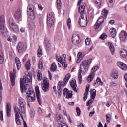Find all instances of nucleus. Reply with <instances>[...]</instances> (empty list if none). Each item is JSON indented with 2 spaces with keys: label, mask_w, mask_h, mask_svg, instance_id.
<instances>
[{
  "label": "nucleus",
  "mask_w": 127,
  "mask_h": 127,
  "mask_svg": "<svg viewBox=\"0 0 127 127\" xmlns=\"http://www.w3.org/2000/svg\"><path fill=\"white\" fill-rule=\"evenodd\" d=\"M100 39H106L107 38V34L105 33H103L100 36Z\"/></svg>",
  "instance_id": "obj_54"
},
{
  "label": "nucleus",
  "mask_w": 127,
  "mask_h": 127,
  "mask_svg": "<svg viewBox=\"0 0 127 127\" xmlns=\"http://www.w3.org/2000/svg\"><path fill=\"white\" fill-rule=\"evenodd\" d=\"M70 78H71V74L68 73L65 75L64 79L63 80V82L60 81L58 85V90H59V95H61L62 94V88L63 87L67 85L68 81H69Z\"/></svg>",
  "instance_id": "obj_3"
},
{
  "label": "nucleus",
  "mask_w": 127,
  "mask_h": 127,
  "mask_svg": "<svg viewBox=\"0 0 127 127\" xmlns=\"http://www.w3.org/2000/svg\"><path fill=\"white\" fill-rule=\"evenodd\" d=\"M72 43L74 44V45H78V44H80L81 42V40L80 39V36L78 34L73 35L72 38Z\"/></svg>",
  "instance_id": "obj_12"
},
{
  "label": "nucleus",
  "mask_w": 127,
  "mask_h": 127,
  "mask_svg": "<svg viewBox=\"0 0 127 127\" xmlns=\"http://www.w3.org/2000/svg\"><path fill=\"white\" fill-rule=\"evenodd\" d=\"M94 114H95V111L90 112L89 114V117H93Z\"/></svg>",
  "instance_id": "obj_64"
},
{
  "label": "nucleus",
  "mask_w": 127,
  "mask_h": 127,
  "mask_svg": "<svg viewBox=\"0 0 127 127\" xmlns=\"http://www.w3.org/2000/svg\"><path fill=\"white\" fill-rule=\"evenodd\" d=\"M108 13H109V12L107 9H104L101 12V14L104 16H107V15H108Z\"/></svg>",
  "instance_id": "obj_49"
},
{
  "label": "nucleus",
  "mask_w": 127,
  "mask_h": 127,
  "mask_svg": "<svg viewBox=\"0 0 127 127\" xmlns=\"http://www.w3.org/2000/svg\"><path fill=\"white\" fill-rule=\"evenodd\" d=\"M78 81L79 84H82V81H83V79L82 78V69L80 68L78 72Z\"/></svg>",
  "instance_id": "obj_35"
},
{
  "label": "nucleus",
  "mask_w": 127,
  "mask_h": 127,
  "mask_svg": "<svg viewBox=\"0 0 127 127\" xmlns=\"http://www.w3.org/2000/svg\"><path fill=\"white\" fill-rule=\"evenodd\" d=\"M119 38L121 41H125L127 38V33L124 31H122L119 34Z\"/></svg>",
  "instance_id": "obj_19"
},
{
  "label": "nucleus",
  "mask_w": 127,
  "mask_h": 127,
  "mask_svg": "<svg viewBox=\"0 0 127 127\" xmlns=\"http://www.w3.org/2000/svg\"><path fill=\"white\" fill-rule=\"evenodd\" d=\"M0 119L1 121H3V111L2 110L0 112Z\"/></svg>",
  "instance_id": "obj_61"
},
{
  "label": "nucleus",
  "mask_w": 127,
  "mask_h": 127,
  "mask_svg": "<svg viewBox=\"0 0 127 127\" xmlns=\"http://www.w3.org/2000/svg\"><path fill=\"white\" fill-rule=\"evenodd\" d=\"M26 98L29 102H34L35 101V92L32 88L29 89L26 95Z\"/></svg>",
  "instance_id": "obj_4"
},
{
  "label": "nucleus",
  "mask_w": 127,
  "mask_h": 127,
  "mask_svg": "<svg viewBox=\"0 0 127 127\" xmlns=\"http://www.w3.org/2000/svg\"><path fill=\"white\" fill-rule=\"evenodd\" d=\"M0 30L2 35H3V36H6L7 35V29L4 26V24L0 25Z\"/></svg>",
  "instance_id": "obj_16"
},
{
  "label": "nucleus",
  "mask_w": 127,
  "mask_h": 127,
  "mask_svg": "<svg viewBox=\"0 0 127 127\" xmlns=\"http://www.w3.org/2000/svg\"><path fill=\"white\" fill-rule=\"evenodd\" d=\"M96 94H97V91H96V89H92L90 90L91 98L92 100H95V98H96Z\"/></svg>",
  "instance_id": "obj_29"
},
{
  "label": "nucleus",
  "mask_w": 127,
  "mask_h": 127,
  "mask_svg": "<svg viewBox=\"0 0 127 127\" xmlns=\"http://www.w3.org/2000/svg\"><path fill=\"white\" fill-rule=\"evenodd\" d=\"M71 87L76 93H78V87H77V83L76 82V80H72L70 82Z\"/></svg>",
  "instance_id": "obj_18"
},
{
  "label": "nucleus",
  "mask_w": 127,
  "mask_h": 127,
  "mask_svg": "<svg viewBox=\"0 0 127 127\" xmlns=\"http://www.w3.org/2000/svg\"><path fill=\"white\" fill-rule=\"evenodd\" d=\"M78 22L80 26L81 27H86L87 24H88L87 16H86V17L84 16H80Z\"/></svg>",
  "instance_id": "obj_7"
},
{
  "label": "nucleus",
  "mask_w": 127,
  "mask_h": 127,
  "mask_svg": "<svg viewBox=\"0 0 127 127\" xmlns=\"http://www.w3.org/2000/svg\"><path fill=\"white\" fill-rule=\"evenodd\" d=\"M34 27H35V26L34 25V23L31 22L29 23V28L30 29H34Z\"/></svg>",
  "instance_id": "obj_56"
},
{
  "label": "nucleus",
  "mask_w": 127,
  "mask_h": 127,
  "mask_svg": "<svg viewBox=\"0 0 127 127\" xmlns=\"http://www.w3.org/2000/svg\"><path fill=\"white\" fill-rule=\"evenodd\" d=\"M120 55L121 57L125 58L127 55V50L125 49H122L120 51Z\"/></svg>",
  "instance_id": "obj_28"
},
{
  "label": "nucleus",
  "mask_w": 127,
  "mask_h": 127,
  "mask_svg": "<svg viewBox=\"0 0 127 127\" xmlns=\"http://www.w3.org/2000/svg\"><path fill=\"white\" fill-rule=\"evenodd\" d=\"M57 69V66H56V64H55V63L52 64L51 67V71L52 72H55Z\"/></svg>",
  "instance_id": "obj_38"
},
{
  "label": "nucleus",
  "mask_w": 127,
  "mask_h": 127,
  "mask_svg": "<svg viewBox=\"0 0 127 127\" xmlns=\"http://www.w3.org/2000/svg\"><path fill=\"white\" fill-rule=\"evenodd\" d=\"M93 102H94V101L92 100H89L86 103V106L87 107H88V106H90V104H92L93 103Z\"/></svg>",
  "instance_id": "obj_62"
},
{
  "label": "nucleus",
  "mask_w": 127,
  "mask_h": 127,
  "mask_svg": "<svg viewBox=\"0 0 127 127\" xmlns=\"http://www.w3.org/2000/svg\"><path fill=\"white\" fill-rule=\"evenodd\" d=\"M89 90H90V84H87L85 89V92L84 94L83 100L84 101H86V100H87V98H88V93H89Z\"/></svg>",
  "instance_id": "obj_26"
},
{
  "label": "nucleus",
  "mask_w": 127,
  "mask_h": 127,
  "mask_svg": "<svg viewBox=\"0 0 127 127\" xmlns=\"http://www.w3.org/2000/svg\"><path fill=\"white\" fill-rule=\"evenodd\" d=\"M106 2L109 7H113L115 0H106Z\"/></svg>",
  "instance_id": "obj_37"
},
{
  "label": "nucleus",
  "mask_w": 127,
  "mask_h": 127,
  "mask_svg": "<svg viewBox=\"0 0 127 127\" xmlns=\"http://www.w3.org/2000/svg\"><path fill=\"white\" fill-rule=\"evenodd\" d=\"M21 17V8H19L15 13V18L16 19H19Z\"/></svg>",
  "instance_id": "obj_24"
},
{
  "label": "nucleus",
  "mask_w": 127,
  "mask_h": 127,
  "mask_svg": "<svg viewBox=\"0 0 127 127\" xmlns=\"http://www.w3.org/2000/svg\"><path fill=\"white\" fill-rule=\"evenodd\" d=\"M105 21V18L104 17L101 16L97 21L96 22L95 25H94V28L95 29H98V28H100L101 27V25L104 23V22Z\"/></svg>",
  "instance_id": "obj_10"
},
{
  "label": "nucleus",
  "mask_w": 127,
  "mask_h": 127,
  "mask_svg": "<svg viewBox=\"0 0 127 127\" xmlns=\"http://www.w3.org/2000/svg\"><path fill=\"white\" fill-rule=\"evenodd\" d=\"M42 89L44 92H48L49 91V81L48 79L46 78L43 80V87Z\"/></svg>",
  "instance_id": "obj_13"
},
{
  "label": "nucleus",
  "mask_w": 127,
  "mask_h": 127,
  "mask_svg": "<svg viewBox=\"0 0 127 127\" xmlns=\"http://www.w3.org/2000/svg\"><path fill=\"white\" fill-rule=\"evenodd\" d=\"M15 63L17 65L18 70H19V69H20V67H21V63L20 62V60H19V58H15Z\"/></svg>",
  "instance_id": "obj_34"
},
{
  "label": "nucleus",
  "mask_w": 127,
  "mask_h": 127,
  "mask_svg": "<svg viewBox=\"0 0 127 127\" xmlns=\"http://www.w3.org/2000/svg\"><path fill=\"white\" fill-rule=\"evenodd\" d=\"M37 79L38 81H41V80H42V74H41V72H40V71H38Z\"/></svg>",
  "instance_id": "obj_42"
},
{
  "label": "nucleus",
  "mask_w": 127,
  "mask_h": 127,
  "mask_svg": "<svg viewBox=\"0 0 127 127\" xmlns=\"http://www.w3.org/2000/svg\"><path fill=\"white\" fill-rule=\"evenodd\" d=\"M32 82V76L28 75L26 76H23V78L20 79V88L21 93H23L24 91L27 90L26 88V85L28 83Z\"/></svg>",
  "instance_id": "obj_1"
},
{
  "label": "nucleus",
  "mask_w": 127,
  "mask_h": 127,
  "mask_svg": "<svg viewBox=\"0 0 127 127\" xmlns=\"http://www.w3.org/2000/svg\"><path fill=\"white\" fill-rule=\"evenodd\" d=\"M96 82L98 85L100 86H103L104 85V82L101 80V79L99 77H97L96 79Z\"/></svg>",
  "instance_id": "obj_47"
},
{
  "label": "nucleus",
  "mask_w": 127,
  "mask_h": 127,
  "mask_svg": "<svg viewBox=\"0 0 127 127\" xmlns=\"http://www.w3.org/2000/svg\"><path fill=\"white\" fill-rule=\"evenodd\" d=\"M90 43H91V39H90L89 38H87L85 40V44L86 45H90Z\"/></svg>",
  "instance_id": "obj_58"
},
{
  "label": "nucleus",
  "mask_w": 127,
  "mask_h": 127,
  "mask_svg": "<svg viewBox=\"0 0 127 127\" xmlns=\"http://www.w3.org/2000/svg\"><path fill=\"white\" fill-rule=\"evenodd\" d=\"M118 85V82L117 81L114 82H110V85L112 87H116V86H117Z\"/></svg>",
  "instance_id": "obj_59"
},
{
  "label": "nucleus",
  "mask_w": 127,
  "mask_h": 127,
  "mask_svg": "<svg viewBox=\"0 0 127 127\" xmlns=\"http://www.w3.org/2000/svg\"><path fill=\"white\" fill-rule=\"evenodd\" d=\"M34 9V7L33 6V5H32V4H30L28 6L27 11V12H30V11H32Z\"/></svg>",
  "instance_id": "obj_40"
},
{
  "label": "nucleus",
  "mask_w": 127,
  "mask_h": 127,
  "mask_svg": "<svg viewBox=\"0 0 127 127\" xmlns=\"http://www.w3.org/2000/svg\"><path fill=\"white\" fill-rule=\"evenodd\" d=\"M98 70H99V66H94L92 69H91V74H92V73H94V74H95V75H96V71H98Z\"/></svg>",
  "instance_id": "obj_44"
},
{
  "label": "nucleus",
  "mask_w": 127,
  "mask_h": 127,
  "mask_svg": "<svg viewBox=\"0 0 127 127\" xmlns=\"http://www.w3.org/2000/svg\"><path fill=\"white\" fill-rule=\"evenodd\" d=\"M64 95H66V98L69 99V98H72L73 94L72 93L69 91V90L67 88H64Z\"/></svg>",
  "instance_id": "obj_21"
},
{
  "label": "nucleus",
  "mask_w": 127,
  "mask_h": 127,
  "mask_svg": "<svg viewBox=\"0 0 127 127\" xmlns=\"http://www.w3.org/2000/svg\"><path fill=\"white\" fill-rule=\"evenodd\" d=\"M76 111L77 113V116H81V109H80V107H76Z\"/></svg>",
  "instance_id": "obj_55"
},
{
  "label": "nucleus",
  "mask_w": 127,
  "mask_h": 127,
  "mask_svg": "<svg viewBox=\"0 0 127 127\" xmlns=\"http://www.w3.org/2000/svg\"><path fill=\"white\" fill-rule=\"evenodd\" d=\"M72 24V22L70 18H68L67 20V26H68L69 29L71 28V25Z\"/></svg>",
  "instance_id": "obj_57"
},
{
  "label": "nucleus",
  "mask_w": 127,
  "mask_h": 127,
  "mask_svg": "<svg viewBox=\"0 0 127 127\" xmlns=\"http://www.w3.org/2000/svg\"><path fill=\"white\" fill-rule=\"evenodd\" d=\"M37 99L39 105H41V98H40V92L39 91V87L36 86L35 87Z\"/></svg>",
  "instance_id": "obj_17"
},
{
  "label": "nucleus",
  "mask_w": 127,
  "mask_h": 127,
  "mask_svg": "<svg viewBox=\"0 0 127 127\" xmlns=\"http://www.w3.org/2000/svg\"><path fill=\"white\" fill-rule=\"evenodd\" d=\"M42 55V50L40 48V47H39L38 49V52H37V56L38 57H40Z\"/></svg>",
  "instance_id": "obj_51"
},
{
  "label": "nucleus",
  "mask_w": 127,
  "mask_h": 127,
  "mask_svg": "<svg viewBox=\"0 0 127 127\" xmlns=\"http://www.w3.org/2000/svg\"><path fill=\"white\" fill-rule=\"evenodd\" d=\"M117 65L118 67L120 68V69H122V70H127V65L125 64V63L119 62L117 63Z\"/></svg>",
  "instance_id": "obj_23"
},
{
  "label": "nucleus",
  "mask_w": 127,
  "mask_h": 127,
  "mask_svg": "<svg viewBox=\"0 0 127 127\" xmlns=\"http://www.w3.org/2000/svg\"><path fill=\"white\" fill-rule=\"evenodd\" d=\"M61 1L60 0H57V7L58 9H61Z\"/></svg>",
  "instance_id": "obj_50"
},
{
  "label": "nucleus",
  "mask_w": 127,
  "mask_h": 127,
  "mask_svg": "<svg viewBox=\"0 0 127 127\" xmlns=\"http://www.w3.org/2000/svg\"><path fill=\"white\" fill-rule=\"evenodd\" d=\"M50 41H49V40L45 39L44 46H45L46 49H50Z\"/></svg>",
  "instance_id": "obj_33"
},
{
  "label": "nucleus",
  "mask_w": 127,
  "mask_h": 127,
  "mask_svg": "<svg viewBox=\"0 0 127 127\" xmlns=\"http://www.w3.org/2000/svg\"><path fill=\"white\" fill-rule=\"evenodd\" d=\"M38 67L40 70H42V68H43V64L41 61H39L38 63Z\"/></svg>",
  "instance_id": "obj_53"
},
{
  "label": "nucleus",
  "mask_w": 127,
  "mask_h": 127,
  "mask_svg": "<svg viewBox=\"0 0 127 127\" xmlns=\"http://www.w3.org/2000/svg\"><path fill=\"white\" fill-rule=\"evenodd\" d=\"M9 25L10 27H11L15 32H16L17 33L19 32V29H18V27L15 24H14L13 19H12V18L9 19Z\"/></svg>",
  "instance_id": "obj_8"
},
{
  "label": "nucleus",
  "mask_w": 127,
  "mask_h": 127,
  "mask_svg": "<svg viewBox=\"0 0 127 127\" xmlns=\"http://www.w3.org/2000/svg\"><path fill=\"white\" fill-rule=\"evenodd\" d=\"M107 124H109L110 123V121L112 120V116L110 114H107L106 115Z\"/></svg>",
  "instance_id": "obj_43"
},
{
  "label": "nucleus",
  "mask_w": 127,
  "mask_h": 127,
  "mask_svg": "<svg viewBox=\"0 0 127 127\" xmlns=\"http://www.w3.org/2000/svg\"><path fill=\"white\" fill-rule=\"evenodd\" d=\"M91 62H92V59L86 60L82 62L81 65L84 67L85 71H88V69H89L88 66L91 64Z\"/></svg>",
  "instance_id": "obj_11"
},
{
  "label": "nucleus",
  "mask_w": 127,
  "mask_h": 127,
  "mask_svg": "<svg viewBox=\"0 0 127 127\" xmlns=\"http://www.w3.org/2000/svg\"><path fill=\"white\" fill-rule=\"evenodd\" d=\"M17 49L19 53H22L24 49V44L22 42H19L18 44Z\"/></svg>",
  "instance_id": "obj_22"
},
{
  "label": "nucleus",
  "mask_w": 127,
  "mask_h": 127,
  "mask_svg": "<svg viewBox=\"0 0 127 127\" xmlns=\"http://www.w3.org/2000/svg\"><path fill=\"white\" fill-rule=\"evenodd\" d=\"M19 105L20 107V110H19V112H21L23 114H25V112H26L25 107H26V103H25V101L24 100V99L21 98H19Z\"/></svg>",
  "instance_id": "obj_5"
},
{
  "label": "nucleus",
  "mask_w": 127,
  "mask_h": 127,
  "mask_svg": "<svg viewBox=\"0 0 127 127\" xmlns=\"http://www.w3.org/2000/svg\"><path fill=\"white\" fill-rule=\"evenodd\" d=\"M108 44L112 54H114V52H115V47H114V45L111 42H108Z\"/></svg>",
  "instance_id": "obj_31"
},
{
  "label": "nucleus",
  "mask_w": 127,
  "mask_h": 127,
  "mask_svg": "<svg viewBox=\"0 0 127 127\" xmlns=\"http://www.w3.org/2000/svg\"><path fill=\"white\" fill-rule=\"evenodd\" d=\"M94 77H95V74L94 73H91L87 78L88 83H91L93 81Z\"/></svg>",
  "instance_id": "obj_36"
},
{
  "label": "nucleus",
  "mask_w": 127,
  "mask_h": 127,
  "mask_svg": "<svg viewBox=\"0 0 127 127\" xmlns=\"http://www.w3.org/2000/svg\"><path fill=\"white\" fill-rule=\"evenodd\" d=\"M94 1L97 7H101V4H102V0H94Z\"/></svg>",
  "instance_id": "obj_39"
},
{
  "label": "nucleus",
  "mask_w": 127,
  "mask_h": 127,
  "mask_svg": "<svg viewBox=\"0 0 127 127\" xmlns=\"http://www.w3.org/2000/svg\"><path fill=\"white\" fill-rule=\"evenodd\" d=\"M7 117L11 116V105L10 103H7Z\"/></svg>",
  "instance_id": "obj_27"
},
{
  "label": "nucleus",
  "mask_w": 127,
  "mask_h": 127,
  "mask_svg": "<svg viewBox=\"0 0 127 127\" xmlns=\"http://www.w3.org/2000/svg\"><path fill=\"white\" fill-rule=\"evenodd\" d=\"M84 57H85V54H83L82 52L78 53L77 54V59L76 60L77 63H80Z\"/></svg>",
  "instance_id": "obj_20"
},
{
  "label": "nucleus",
  "mask_w": 127,
  "mask_h": 127,
  "mask_svg": "<svg viewBox=\"0 0 127 127\" xmlns=\"http://www.w3.org/2000/svg\"><path fill=\"white\" fill-rule=\"evenodd\" d=\"M31 67V64H30V60H28L27 62L26 63V68L27 70H30V68Z\"/></svg>",
  "instance_id": "obj_41"
},
{
  "label": "nucleus",
  "mask_w": 127,
  "mask_h": 127,
  "mask_svg": "<svg viewBox=\"0 0 127 127\" xmlns=\"http://www.w3.org/2000/svg\"><path fill=\"white\" fill-rule=\"evenodd\" d=\"M56 59L58 62H60V63H64V62H66V54H64L60 56L59 58H58V56L56 55Z\"/></svg>",
  "instance_id": "obj_15"
},
{
  "label": "nucleus",
  "mask_w": 127,
  "mask_h": 127,
  "mask_svg": "<svg viewBox=\"0 0 127 127\" xmlns=\"http://www.w3.org/2000/svg\"><path fill=\"white\" fill-rule=\"evenodd\" d=\"M111 77L116 80L118 78V71L117 70H113L111 72Z\"/></svg>",
  "instance_id": "obj_30"
},
{
  "label": "nucleus",
  "mask_w": 127,
  "mask_h": 127,
  "mask_svg": "<svg viewBox=\"0 0 127 127\" xmlns=\"http://www.w3.org/2000/svg\"><path fill=\"white\" fill-rule=\"evenodd\" d=\"M62 119V115L59 113H57L56 115V120L58 122H61Z\"/></svg>",
  "instance_id": "obj_46"
},
{
  "label": "nucleus",
  "mask_w": 127,
  "mask_h": 127,
  "mask_svg": "<svg viewBox=\"0 0 127 127\" xmlns=\"http://www.w3.org/2000/svg\"><path fill=\"white\" fill-rule=\"evenodd\" d=\"M30 113L31 115V117L34 118L35 116V111H34V109H31L30 111Z\"/></svg>",
  "instance_id": "obj_52"
},
{
  "label": "nucleus",
  "mask_w": 127,
  "mask_h": 127,
  "mask_svg": "<svg viewBox=\"0 0 127 127\" xmlns=\"http://www.w3.org/2000/svg\"><path fill=\"white\" fill-rule=\"evenodd\" d=\"M61 64L62 65V66L64 67V69H66V68H67V64H66V62L64 63H63Z\"/></svg>",
  "instance_id": "obj_63"
},
{
  "label": "nucleus",
  "mask_w": 127,
  "mask_h": 127,
  "mask_svg": "<svg viewBox=\"0 0 127 127\" xmlns=\"http://www.w3.org/2000/svg\"><path fill=\"white\" fill-rule=\"evenodd\" d=\"M13 73H12V71L10 72L11 84V86L13 87L14 86V85H15V73H16V70L15 69H13Z\"/></svg>",
  "instance_id": "obj_14"
},
{
  "label": "nucleus",
  "mask_w": 127,
  "mask_h": 127,
  "mask_svg": "<svg viewBox=\"0 0 127 127\" xmlns=\"http://www.w3.org/2000/svg\"><path fill=\"white\" fill-rule=\"evenodd\" d=\"M105 60L106 62L111 63V62H112V57L110 56H106L105 57Z\"/></svg>",
  "instance_id": "obj_48"
},
{
  "label": "nucleus",
  "mask_w": 127,
  "mask_h": 127,
  "mask_svg": "<svg viewBox=\"0 0 127 127\" xmlns=\"http://www.w3.org/2000/svg\"><path fill=\"white\" fill-rule=\"evenodd\" d=\"M59 127H68V125L65 124V123H60L59 125Z\"/></svg>",
  "instance_id": "obj_60"
},
{
  "label": "nucleus",
  "mask_w": 127,
  "mask_h": 127,
  "mask_svg": "<svg viewBox=\"0 0 127 127\" xmlns=\"http://www.w3.org/2000/svg\"><path fill=\"white\" fill-rule=\"evenodd\" d=\"M5 23V21L4 19V16L1 15L0 17V25L4 24Z\"/></svg>",
  "instance_id": "obj_45"
},
{
  "label": "nucleus",
  "mask_w": 127,
  "mask_h": 127,
  "mask_svg": "<svg viewBox=\"0 0 127 127\" xmlns=\"http://www.w3.org/2000/svg\"><path fill=\"white\" fill-rule=\"evenodd\" d=\"M14 112L15 115V121L17 125H21V122H20V120L19 119V118H20L21 116V118H22L23 121L24 127H27V124H26V122L24 121V119H23V116L22 115V114H20L19 109H18V107L17 106L14 107ZM19 115H20V116Z\"/></svg>",
  "instance_id": "obj_2"
},
{
  "label": "nucleus",
  "mask_w": 127,
  "mask_h": 127,
  "mask_svg": "<svg viewBox=\"0 0 127 127\" xmlns=\"http://www.w3.org/2000/svg\"><path fill=\"white\" fill-rule=\"evenodd\" d=\"M86 5L85 3H82L79 5L78 11L80 13V16H87V14H86V12H85V6Z\"/></svg>",
  "instance_id": "obj_9"
},
{
  "label": "nucleus",
  "mask_w": 127,
  "mask_h": 127,
  "mask_svg": "<svg viewBox=\"0 0 127 127\" xmlns=\"http://www.w3.org/2000/svg\"><path fill=\"white\" fill-rule=\"evenodd\" d=\"M28 16L29 18H30V19H32L33 20L34 19H35V12L34 10L30 11V12H28Z\"/></svg>",
  "instance_id": "obj_25"
},
{
  "label": "nucleus",
  "mask_w": 127,
  "mask_h": 127,
  "mask_svg": "<svg viewBox=\"0 0 127 127\" xmlns=\"http://www.w3.org/2000/svg\"><path fill=\"white\" fill-rule=\"evenodd\" d=\"M54 17L51 13H48L47 19V25L49 27H51L53 25H54Z\"/></svg>",
  "instance_id": "obj_6"
},
{
  "label": "nucleus",
  "mask_w": 127,
  "mask_h": 127,
  "mask_svg": "<svg viewBox=\"0 0 127 127\" xmlns=\"http://www.w3.org/2000/svg\"><path fill=\"white\" fill-rule=\"evenodd\" d=\"M109 31L111 34L112 37H113V38H115L116 35H117V31L116 30V29L111 28Z\"/></svg>",
  "instance_id": "obj_32"
}]
</instances>
